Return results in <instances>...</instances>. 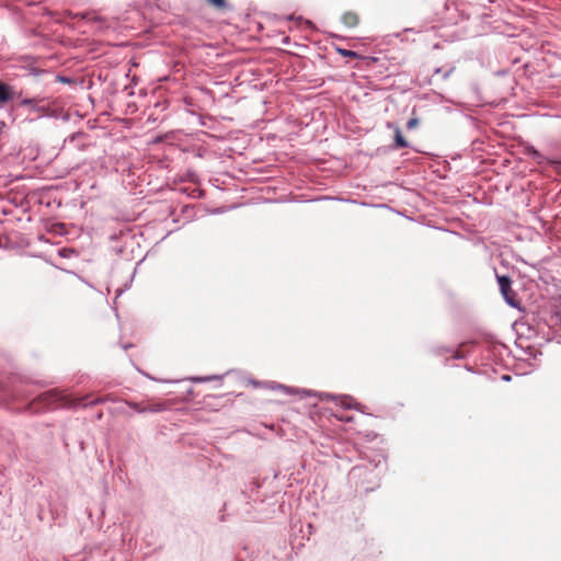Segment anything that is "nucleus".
<instances>
[{
	"label": "nucleus",
	"instance_id": "obj_9",
	"mask_svg": "<svg viewBox=\"0 0 561 561\" xmlns=\"http://www.w3.org/2000/svg\"><path fill=\"white\" fill-rule=\"evenodd\" d=\"M340 54L342 56H345V57H352V58H355L357 57V54L353 50H347V49H339Z\"/></svg>",
	"mask_w": 561,
	"mask_h": 561
},
{
	"label": "nucleus",
	"instance_id": "obj_5",
	"mask_svg": "<svg viewBox=\"0 0 561 561\" xmlns=\"http://www.w3.org/2000/svg\"><path fill=\"white\" fill-rule=\"evenodd\" d=\"M13 92L11 88L2 82H0V103L4 104L12 100Z\"/></svg>",
	"mask_w": 561,
	"mask_h": 561
},
{
	"label": "nucleus",
	"instance_id": "obj_1",
	"mask_svg": "<svg viewBox=\"0 0 561 561\" xmlns=\"http://www.w3.org/2000/svg\"><path fill=\"white\" fill-rule=\"evenodd\" d=\"M128 407L137 411L138 413H158L168 409L169 404L167 402L153 401V400H144L141 402L127 401Z\"/></svg>",
	"mask_w": 561,
	"mask_h": 561
},
{
	"label": "nucleus",
	"instance_id": "obj_4",
	"mask_svg": "<svg viewBox=\"0 0 561 561\" xmlns=\"http://www.w3.org/2000/svg\"><path fill=\"white\" fill-rule=\"evenodd\" d=\"M341 21L345 26L353 28L358 26L360 19L357 12L346 11L342 14Z\"/></svg>",
	"mask_w": 561,
	"mask_h": 561
},
{
	"label": "nucleus",
	"instance_id": "obj_7",
	"mask_svg": "<svg viewBox=\"0 0 561 561\" xmlns=\"http://www.w3.org/2000/svg\"><path fill=\"white\" fill-rule=\"evenodd\" d=\"M206 2L210 7L219 9V10H222V9H225L227 7V1L226 0H206Z\"/></svg>",
	"mask_w": 561,
	"mask_h": 561
},
{
	"label": "nucleus",
	"instance_id": "obj_10",
	"mask_svg": "<svg viewBox=\"0 0 561 561\" xmlns=\"http://www.w3.org/2000/svg\"><path fill=\"white\" fill-rule=\"evenodd\" d=\"M341 404H342V407H344V408H346V409H351V408H353L352 399H347V398L342 399V400H341Z\"/></svg>",
	"mask_w": 561,
	"mask_h": 561
},
{
	"label": "nucleus",
	"instance_id": "obj_3",
	"mask_svg": "<svg viewBox=\"0 0 561 561\" xmlns=\"http://www.w3.org/2000/svg\"><path fill=\"white\" fill-rule=\"evenodd\" d=\"M61 400L60 394L56 391H48L39 396L36 400V403H44L47 408L53 407L54 404L58 405L57 403Z\"/></svg>",
	"mask_w": 561,
	"mask_h": 561
},
{
	"label": "nucleus",
	"instance_id": "obj_8",
	"mask_svg": "<svg viewBox=\"0 0 561 561\" xmlns=\"http://www.w3.org/2000/svg\"><path fill=\"white\" fill-rule=\"evenodd\" d=\"M419 126V119L416 117H412L408 121L407 127L408 129H414Z\"/></svg>",
	"mask_w": 561,
	"mask_h": 561
},
{
	"label": "nucleus",
	"instance_id": "obj_6",
	"mask_svg": "<svg viewBox=\"0 0 561 561\" xmlns=\"http://www.w3.org/2000/svg\"><path fill=\"white\" fill-rule=\"evenodd\" d=\"M394 147L397 149L408 147V141L405 140L400 128L398 127L394 129Z\"/></svg>",
	"mask_w": 561,
	"mask_h": 561
},
{
	"label": "nucleus",
	"instance_id": "obj_2",
	"mask_svg": "<svg viewBox=\"0 0 561 561\" xmlns=\"http://www.w3.org/2000/svg\"><path fill=\"white\" fill-rule=\"evenodd\" d=\"M497 283L500 286V290L505 301L512 306L517 307L518 300L516 297V293L512 288V280L508 276H497Z\"/></svg>",
	"mask_w": 561,
	"mask_h": 561
},
{
	"label": "nucleus",
	"instance_id": "obj_11",
	"mask_svg": "<svg viewBox=\"0 0 561 561\" xmlns=\"http://www.w3.org/2000/svg\"><path fill=\"white\" fill-rule=\"evenodd\" d=\"M84 399H80V401L78 402V404H82V405H87L88 403L87 402H83Z\"/></svg>",
	"mask_w": 561,
	"mask_h": 561
}]
</instances>
